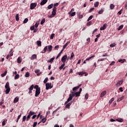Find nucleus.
I'll return each mask as SVG.
<instances>
[{"instance_id":"f257e3e1","label":"nucleus","mask_w":127,"mask_h":127,"mask_svg":"<svg viewBox=\"0 0 127 127\" xmlns=\"http://www.w3.org/2000/svg\"><path fill=\"white\" fill-rule=\"evenodd\" d=\"M34 89H36L35 97H38L40 95V87L38 85L34 86Z\"/></svg>"},{"instance_id":"f03ea898","label":"nucleus","mask_w":127,"mask_h":127,"mask_svg":"<svg viewBox=\"0 0 127 127\" xmlns=\"http://www.w3.org/2000/svg\"><path fill=\"white\" fill-rule=\"evenodd\" d=\"M56 10H57V8L56 7H54L53 8V11L52 12V14L51 15H49L48 16V17H49V18H52L53 17H54L55 16H56Z\"/></svg>"},{"instance_id":"7ed1b4c3","label":"nucleus","mask_w":127,"mask_h":127,"mask_svg":"<svg viewBox=\"0 0 127 127\" xmlns=\"http://www.w3.org/2000/svg\"><path fill=\"white\" fill-rule=\"evenodd\" d=\"M53 85L51 82H48L46 84V90H49V89H52Z\"/></svg>"},{"instance_id":"20e7f679","label":"nucleus","mask_w":127,"mask_h":127,"mask_svg":"<svg viewBox=\"0 0 127 127\" xmlns=\"http://www.w3.org/2000/svg\"><path fill=\"white\" fill-rule=\"evenodd\" d=\"M35 112L30 111L28 113V116L27 117L26 121L28 122V121H29V119H30V117H31V116L35 115Z\"/></svg>"},{"instance_id":"39448f33","label":"nucleus","mask_w":127,"mask_h":127,"mask_svg":"<svg viewBox=\"0 0 127 127\" xmlns=\"http://www.w3.org/2000/svg\"><path fill=\"white\" fill-rule=\"evenodd\" d=\"M37 3H31L30 4V9H34L35 7H36Z\"/></svg>"},{"instance_id":"423d86ee","label":"nucleus","mask_w":127,"mask_h":127,"mask_svg":"<svg viewBox=\"0 0 127 127\" xmlns=\"http://www.w3.org/2000/svg\"><path fill=\"white\" fill-rule=\"evenodd\" d=\"M67 58V56L66 55L64 56L61 59V61L62 62H63V63H65V62H66V60Z\"/></svg>"},{"instance_id":"0eeeda50","label":"nucleus","mask_w":127,"mask_h":127,"mask_svg":"<svg viewBox=\"0 0 127 127\" xmlns=\"http://www.w3.org/2000/svg\"><path fill=\"white\" fill-rule=\"evenodd\" d=\"M33 88H34V85L32 84L28 89L29 94H31L32 93V90H33Z\"/></svg>"},{"instance_id":"6e6552de","label":"nucleus","mask_w":127,"mask_h":127,"mask_svg":"<svg viewBox=\"0 0 127 127\" xmlns=\"http://www.w3.org/2000/svg\"><path fill=\"white\" fill-rule=\"evenodd\" d=\"M35 73L37 74V76H40V75H41L42 74V72L41 71H40V69H36L35 70Z\"/></svg>"},{"instance_id":"1a4fd4ad","label":"nucleus","mask_w":127,"mask_h":127,"mask_svg":"<svg viewBox=\"0 0 127 127\" xmlns=\"http://www.w3.org/2000/svg\"><path fill=\"white\" fill-rule=\"evenodd\" d=\"M78 74L79 75H83L85 74L84 76H88V73L87 72H85L84 71H80V72H78Z\"/></svg>"},{"instance_id":"9d476101","label":"nucleus","mask_w":127,"mask_h":127,"mask_svg":"<svg viewBox=\"0 0 127 127\" xmlns=\"http://www.w3.org/2000/svg\"><path fill=\"white\" fill-rule=\"evenodd\" d=\"M70 44V41H68L66 44H65L63 46V47L62 50H63L64 51V49H65V48H66V47L68 46V44Z\"/></svg>"},{"instance_id":"9b49d317","label":"nucleus","mask_w":127,"mask_h":127,"mask_svg":"<svg viewBox=\"0 0 127 127\" xmlns=\"http://www.w3.org/2000/svg\"><path fill=\"white\" fill-rule=\"evenodd\" d=\"M72 103H73V101H70L69 103L66 104L65 105L66 109H69V108L70 107V106H71L72 105Z\"/></svg>"},{"instance_id":"f8f14e48","label":"nucleus","mask_w":127,"mask_h":127,"mask_svg":"<svg viewBox=\"0 0 127 127\" xmlns=\"http://www.w3.org/2000/svg\"><path fill=\"white\" fill-rule=\"evenodd\" d=\"M123 80H122L121 81H119L116 84V86L117 87H120V86H121V85H122V84H123Z\"/></svg>"},{"instance_id":"ddd939ff","label":"nucleus","mask_w":127,"mask_h":127,"mask_svg":"<svg viewBox=\"0 0 127 127\" xmlns=\"http://www.w3.org/2000/svg\"><path fill=\"white\" fill-rule=\"evenodd\" d=\"M107 28V24H104L103 26V27H101L100 28V30H105Z\"/></svg>"},{"instance_id":"4468645a","label":"nucleus","mask_w":127,"mask_h":127,"mask_svg":"<svg viewBox=\"0 0 127 127\" xmlns=\"http://www.w3.org/2000/svg\"><path fill=\"white\" fill-rule=\"evenodd\" d=\"M47 1H48V0H43L40 3V5H44V4H45Z\"/></svg>"},{"instance_id":"2eb2a0df","label":"nucleus","mask_w":127,"mask_h":127,"mask_svg":"<svg viewBox=\"0 0 127 127\" xmlns=\"http://www.w3.org/2000/svg\"><path fill=\"white\" fill-rule=\"evenodd\" d=\"M81 84H79L78 86L73 87L72 88V91H76V90H78V89H79V88H80V87H81Z\"/></svg>"},{"instance_id":"dca6fc26","label":"nucleus","mask_w":127,"mask_h":127,"mask_svg":"<svg viewBox=\"0 0 127 127\" xmlns=\"http://www.w3.org/2000/svg\"><path fill=\"white\" fill-rule=\"evenodd\" d=\"M37 58V56L36 54L33 55L31 57V60H34Z\"/></svg>"},{"instance_id":"f3484780","label":"nucleus","mask_w":127,"mask_h":127,"mask_svg":"<svg viewBox=\"0 0 127 127\" xmlns=\"http://www.w3.org/2000/svg\"><path fill=\"white\" fill-rule=\"evenodd\" d=\"M54 59H55V58H52L50 60H48L47 63H53V62L54 61Z\"/></svg>"},{"instance_id":"a211bd4d","label":"nucleus","mask_w":127,"mask_h":127,"mask_svg":"<svg viewBox=\"0 0 127 127\" xmlns=\"http://www.w3.org/2000/svg\"><path fill=\"white\" fill-rule=\"evenodd\" d=\"M64 51L63 50H62L61 51V52L59 53V54L58 55V56L56 57V59H58V58H59V57H60V56H61V54H62V53H63Z\"/></svg>"},{"instance_id":"6ab92c4d","label":"nucleus","mask_w":127,"mask_h":127,"mask_svg":"<svg viewBox=\"0 0 127 127\" xmlns=\"http://www.w3.org/2000/svg\"><path fill=\"white\" fill-rule=\"evenodd\" d=\"M53 48V47L51 45H50L48 47V50L49 52H51L52 51V49Z\"/></svg>"},{"instance_id":"aec40b11","label":"nucleus","mask_w":127,"mask_h":127,"mask_svg":"<svg viewBox=\"0 0 127 127\" xmlns=\"http://www.w3.org/2000/svg\"><path fill=\"white\" fill-rule=\"evenodd\" d=\"M106 94H107V91H104L102 92L101 94L100 97L101 98H103V97H104V96H105V95H106Z\"/></svg>"},{"instance_id":"412c9836","label":"nucleus","mask_w":127,"mask_h":127,"mask_svg":"<svg viewBox=\"0 0 127 127\" xmlns=\"http://www.w3.org/2000/svg\"><path fill=\"white\" fill-rule=\"evenodd\" d=\"M19 100V99L18 98V97H15V98H14V99L13 103H14V104L17 103V102H18V100Z\"/></svg>"},{"instance_id":"4be33fe9","label":"nucleus","mask_w":127,"mask_h":127,"mask_svg":"<svg viewBox=\"0 0 127 127\" xmlns=\"http://www.w3.org/2000/svg\"><path fill=\"white\" fill-rule=\"evenodd\" d=\"M116 121L119 123H123V122H124V119L122 118H119L118 119H116Z\"/></svg>"},{"instance_id":"5701e85b","label":"nucleus","mask_w":127,"mask_h":127,"mask_svg":"<svg viewBox=\"0 0 127 127\" xmlns=\"http://www.w3.org/2000/svg\"><path fill=\"white\" fill-rule=\"evenodd\" d=\"M5 94L7 95V94H9V92H10V88H6L5 90Z\"/></svg>"},{"instance_id":"b1692460","label":"nucleus","mask_w":127,"mask_h":127,"mask_svg":"<svg viewBox=\"0 0 127 127\" xmlns=\"http://www.w3.org/2000/svg\"><path fill=\"white\" fill-rule=\"evenodd\" d=\"M9 87V83L8 82H7L5 85V89H8Z\"/></svg>"},{"instance_id":"393cba45","label":"nucleus","mask_w":127,"mask_h":127,"mask_svg":"<svg viewBox=\"0 0 127 127\" xmlns=\"http://www.w3.org/2000/svg\"><path fill=\"white\" fill-rule=\"evenodd\" d=\"M124 98L125 96H122L121 97H120L117 100V102H121V101H123V100H124Z\"/></svg>"},{"instance_id":"a878e982","label":"nucleus","mask_w":127,"mask_h":127,"mask_svg":"<svg viewBox=\"0 0 127 127\" xmlns=\"http://www.w3.org/2000/svg\"><path fill=\"white\" fill-rule=\"evenodd\" d=\"M73 99V97H72V94H69V98L67 99V101L70 102L72 99Z\"/></svg>"},{"instance_id":"bb28decb","label":"nucleus","mask_w":127,"mask_h":127,"mask_svg":"<svg viewBox=\"0 0 127 127\" xmlns=\"http://www.w3.org/2000/svg\"><path fill=\"white\" fill-rule=\"evenodd\" d=\"M94 57H95V56L93 55L89 58H88L85 60V61H89L90 60V59H92V58H94Z\"/></svg>"},{"instance_id":"cd10ccee","label":"nucleus","mask_w":127,"mask_h":127,"mask_svg":"<svg viewBox=\"0 0 127 127\" xmlns=\"http://www.w3.org/2000/svg\"><path fill=\"white\" fill-rule=\"evenodd\" d=\"M8 55H9L10 57L13 56V53H12V49H11Z\"/></svg>"},{"instance_id":"c85d7f7f","label":"nucleus","mask_w":127,"mask_h":127,"mask_svg":"<svg viewBox=\"0 0 127 127\" xmlns=\"http://www.w3.org/2000/svg\"><path fill=\"white\" fill-rule=\"evenodd\" d=\"M77 16L79 17V19L83 18V15L80 14V13H77Z\"/></svg>"},{"instance_id":"c756f323","label":"nucleus","mask_w":127,"mask_h":127,"mask_svg":"<svg viewBox=\"0 0 127 127\" xmlns=\"http://www.w3.org/2000/svg\"><path fill=\"white\" fill-rule=\"evenodd\" d=\"M15 17L16 21H18V20H19V14H16Z\"/></svg>"},{"instance_id":"7c9ffc66","label":"nucleus","mask_w":127,"mask_h":127,"mask_svg":"<svg viewBox=\"0 0 127 127\" xmlns=\"http://www.w3.org/2000/svg\"><path fill=\"white\" fill-rule=\"evenodd\" d=\"M115 101V98H112L109 102V104L111 105Z\"/></svg>"},{"instance_id":"2f4dec72","label":"nucleus","mask_w":127,"mask_h":127,"mask_svg":"<svg viewBox=\"0 0 127 127\" xmlns=\"http://www.w3.org/2000/svg\"><path fill=\"white\" fill-rule=\"evenodd\" d=\"M52 7H53V3H52L51 4L49 5L48 6V9H51V8H52Z\"/></svg>"},{"instance_id":"473e14b6","label":"nucleus","mask_w":127,"mask_h":127,"mask_svg":"<svg viewBox=\"0 0 127 127\" xmlns=\"http://www.w3.org/2000/svg\"><path fill=\"white\" fill-rule=\"evenodd\" d=\"M47 120V119H46V118H43V119H42L41 122L43 124H45V123L46 122Z\"/></svg>"},{"instance_id":"72a5a7b5","label":"nucleus","mask_w":127,"mask_h":127,"mask_svg":"<svg viewBox=\"0 0 127 127\" xmlns=\"http://www.w3.org/2000/svg\"><path fill=\"white\" fill-rule=\"evenodd\" d=\"M47 49H48V46H46L43 50V51H44V52H42V53H45V52H46V51H47Z\"/></svg>"},{"instance_id":"f704fd0d","label":"nucleus","mask_w":127,"mask_h":127,"mask_svg":"<svg viewBox=\"0 0 127 127\" xmlns=\"http://www.w3.org/2000/svg\"><path fill=\"white\" fill-rule=\"evenodd\" d=\"M118 62H121V64L125 63V62H126V59L120 60L118 61Z\"/></svg>"},{"instance_id":"c9c22d12","label":"nucleus","mask_w":127,"mask_h":127,"mask_svg":"<svg viewBox=\"0 0 127 127\" xmlns=\"http://www.w3.org/2000/svg\"><path fill=\"white\" fill-rule=\"evenodd\" d=\"M6 73H7V71L5 70L3 73H2L1 74V77H4V76H5V75H6Z\"/></svg>"},{"instance_id":"e433bc0d","label":"nucleus","mask_w":127,"mask_h":127,"mask_svg":"<svg viewBox=\"0 0 127 127\" xmlns=\"http://www.w3.org/2000/svg\"><path fill=\"white\" fill-rule=\"evenodd\" d=\"M21 59H20V58H19V57H18V58H17V63H21Z\"/></svg>"},{"instance_id":"4c0bfd02","label":"nucleus","mask_w":127,"mask_h":127,"mask_svg":"<svg viewBox=\"0 0 127 127\" xmlns=\"http://www.w3.org/2000/svg\"><path fill=\"white\" fill-rule=\"evenodd\" d=\"M123 28H124V25L122 24L119 26V27L118 28V30H121V29H123Z\"/></svg>"},{"instance_id":"58836bf2","label":"nucleus","mask_w":127,"mask_h":127,"mask_svg":"<svg viewBox=\"0 0 127 127\" xmlns=\"http://www.w3.org/2000/svg\"><path fill=\"white\" fill-rule=\"evenodd\" d=\"M37 45L38 46H41V41H37Z\"/></svg>"},{"instance_id":"ea45409f","label":"nucleus","mask_w":127,"mask_h":127,"mask_svg":"<svg viewBox=\"0 0 127 127\" xmlns=\"http://www.w3.org/2000/svg\"><path fill=\"white\" fill-rule=\"evenodd\" d=\"M60 109V107H58L55 111L53 112V116H54L55 113H57V111Z\"/></svg>"},{"instance_id":"a19ab883","label":"nucleus","mask_w":127,"mask_h":127,"mask_svg":"<svg viewBox=\"0 0 127 127\" xmlns=\"http://www.w3.org/2000/svg\"><path fill=\"white\" fill-rule=\"evenodd\" d=\"M48 81V77H46L44 80V84H47V82Z\"/></svg>"},{"instance_id":"79ce46f5","label":"nucleus","mask_w":127,"mask_h":127,"mask_svg":"<svg viewBox=\"0 0 127 127\" xmlns=\"http://www.w3.org/2000/svg\"><path fill=\"white\" fill-rule=\"evenodd\" d=\"M99 2H96L95 3H94V6L95 7H98V6H99Z\"/></svg>"},{"instance_id":"37998d69","label":"nucleus","mask_w":127,"mask_h":127,"mask_svg":"<svg viewBox=\"0 0 127 127\" xmlns=\"http://www.w3.org/2000/svg\"><path fill=\"white\" fill-rule=\"evenodd\" d=\"M74 57V53L72 52L71 54L70 57L69 58L70 60H72L73 59V58Z\"/></svg>"},{"instance_id":"c03bdc74","label":"nucleus","mask_w":127,"mask_h":127,"mask_svg":"<svg viewBox=\"0 0 127 127\" xmlns=\"http://www.w3.org/2000/svg\"><path fill=\"white\" fill-rule=\"evenodd\" d=\"M110 7V9H114V8H115V5H114L113 4H111Z\"/></svg>"},{"instance_id":"a18cd8bd","label":"nucleus","mask_w":127,"mask_h":127,"mask_svg":"<svg viewBox=\"0 0 127 127\" xmlns=\"http://www.w3.org/2000/svg\"><path fill=\"white\" fill-rule=\"evenodd\" d=\"M87 26H90V25H92V21H90L87 23L86 24Z\"/></svg>"},{"instance_id":"49530a36","label":"nucleus","mask_w":127,"mask_h":127,"mask_svg":"<svg viewBox=\"0 0 127 127\" xmlns=\"http://www.w3.org/2000/svg\"><path fill=\"white\" fill-rule=\"evenodd\" d=\"M80 94H81L79 92H77L75 93V97H80Z\"/></svg>"},{"instance_id":"de8ad7c7","label":"nucleus","mask_w":127,"mask_h":127,"mask_svg":"<svg viewBox=\"0 0 127 127\" xmlns=\"http://www.w3.org/2000/svg\"><path fill=\"white\" fill-rule=\"evenodd\" d=\"M25 77H26V78H28V77H29V72H27L25 74Z\"/></svg>"},{"instance_id":"09e8293b","label":"nucleus","mask_w":127,"mask_h":127,"mask_svg":"<svg viewBox=\"0 0 127 127\" xmlns=\"http://www.w3.org/2000/svg\"><path fill=\"white\" fill-rule=\"evenodd\" d=\"M92 18H93V15H90L89 17L88 18L87 21H90V20H91V19H92Z\"/></svg>"},{"instance_id":"8fccbe9b","label":"nucleus","mask_w":127,"mask_h":127,"mask_svg":"<svg viewBox=\"0 0 127 127\" xmlns=\"http://www.w3.org/2000/svg\"><path fill=\"white\" fill-rule=\"evenodd\" d=\"M44 22H45V19L44 18L42 19V20L41 21V25H42V24H44Z\"/></svg>"},{"instance_id":"3c124183","label":"nucleus","mask_w":127,"mask_h":127,"mask_svg":"<svg viewBox=\"0 0 127 127\" xmlns=\"http://www.w3.org/2000/svg\"><path fill=\"white\" fill-rule=\"evenodd\" d=\"M28 21V18H26L24 20L23 22V23H27Z\"/></svg>"},{"instance_id":"603ef678","label":"nucleus","mask_w":127,"mask_h":127,"mask_svg":"<svg viewBox=\"0 0 127 127\" xmlns=\"http://www.w3.org/2000/svg\"><path fill=\"white\" fill-rule=\"evenodd\" d=\"M19 78V74H16L15 77H14V79H17Z\"/></svg>"},{"instance_id":"864d4df0","label":"nucleus","mask_w":127,"mask_h":127,"mask_svg":"<svg viewBox=\"0 0 127 127\" xmlns=\"http://www.w3.org/2000/svg\"><path fill=\"white\" fill-rule=\"evenodd\" d=\"M54 36H55V34H52V35H51L50 39H53V38H54Z\"/></svg>"},{"instance_id":"5fc2aeb1","label":"nucleus","mask_w":127,"mask_h":127,"mask_svg":"<svg viewBox=\"0 0 127 127\" xmlns=\"http://www.w3.org/2000/svg\"><path fill=\"white\" fill-rule=\"evenodd\" d=\"M104 12V10L103 9H101L100 11H99L98 13L99 14H102Z\"/></svg>"},{"instance_id":"6e6d98bb","label":"nucleus","mask_w":127,"mask_h":127,"mask_svg":"<svg viewBox=\"0 0 127 127\" xmlns=\"http://www.w3.org/2000/svg\"><path fill=\"white\" fill-rule=\"evenodd\" d=\"M88 98H89V94H88V93H86L85 96V100H88Z\"/></svg>"},{"instance_id":"4d7b16f0","label":"nucleus","mask_w":127,"mask_h":127,"mask_svg":"<svg viewBox=\"0 0 127 127\" xmlns=\"http://www.w3.org/2000/svg\"><path fill=\"white\" fill-rule=\"evenodd\" d=\"M75 14H76V12H73L70 14V16H75Z\"/></svg>"},{"instance_id":"13d9d810","label":"nucleus","mask_w":127,"mask_h":127,"mask_svg":"<svg viewBox=\"0 0 127 127\" xmlns=\"http://www.w3.org/2000/svg\"><path fill=\"white\" fill-rule=\"evenodd\" d=\"M87 44H89L91 41V38H88L87 39Z\"/></svg>"},{"instance_id":"bf43d9fd","label":"nucleus","mask_w":127,"mask_h":127,"mask_svg":"<svg viewBox=\"0 0 127 127\" xmlns=\"http://www.w3.org/2000/svg\"><path fill=\"white\" fill-rule=\"evenodd\" d=\"M34 29H35V26L34 25H33V26H31L30 27L31 30H34Z\"/></svg>"},{"instance_id":"052dcab7","label":"nucleus","mask_w":127,"mask_h":127,"mask_svg":"<svg viewBox=\"0 0 127 127\" xmlns=\"http://www.w3.org/2000/svg\"><path fill=\"white\" fill-rule=\"evenodd\" d=\"M26 120V116H23L22 118V122H25Z\"/></svg>"},{"instance_id":"680f3d73","label":"nucleus","mask_w":127,"mask_h":127,"mask_svg":"<svg viewBox=\"0 0 127 127\" xmlns=\"http://www.w3.org/2000/svg\"><path fill=\"white\" fill-rule=\"evenodd\" d=\"M115 46H116V43L110 44V47H115Z\"/></svg>"},{"instance_id":"e2e57ef3","label":"nucleus","mask_w":127,"mask_h":127,"mask_svg":"<svg viewBox=\"0 0 127 127\" xmlns=\"http://www.w3.org/2000/svg\"><path fill=\"white\" fill-rule=\"evenodd\" d=\"M59 5V3H56L54 5V7H56V6H58Z\"/></svg>"},{"instance_id":"0e129e2a","label":"nucleus","mask_w":127,"mask_h":127,"mask_svg":"<svg viewBox=\"0 0 127 127\" xmlns=\"http://www.w3.org/2000/svg\"><path fill=\"white\" fill-rule=\"evenodd\" d=\"M115 63H116V62L115 61H113L110 64V66H113V65H115Z\"/></svg>"},{"instance_id":"69168bd1","label":"nucleus","mask_w":127,"mask_h":127,"mask_svg":"<svg viewBox=\"0 0 127 127\" xmlns=\"http://www.w3.org/2000/svg\"><path fill=\"white\" fill-rule=\"evenodd\" d=\"M4 103V100L3 98H2L1 102H0V106H1V105H2V104H3Z\"/></svg>"},{"instance_id":"338daca9","label":"nucleus","mask_w":127,"mask_h":127,"mask_svg":"<svg viewBox=\"0 0 127 127\" xmlns=\"http://www.w3.org/2000/svg\"><path fill=\"white\" fill-rule=\"evenodd\" d=\"M36 126H37V122H34L33 125V127H35Z\"/></svg>"},{"instance_id":"774afa93","label":"nucleus","mask_w":127,"mask_h":127,"mask_svg":"<svg viewBox=\"0 0 127 127\" xmlns=\"http://www.w3.org/2000/svg\"><path fill=\"white\" fill-rule=\"evenodd\" d=\"M95 9V8H91L89 11V12H92L93 11V10H94Z\"/></svg>"}]
</instances>
